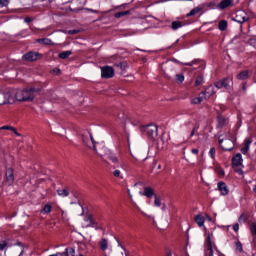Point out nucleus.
Here are the masks:
<instances>
[{
	"instance_id": "48",
	"label": "nucleus",
	"mask_w": 256,
	"mask_h": 256,
	"mask_svg": "<svg viewBox=\"0 0 256 256\" xmlns=\"http://www.w3.org/2000/svg\"><path fill=\"white\" fill-rule=\"evenodd\" d=\"M77 33H79V30H69L68 31L69 35H77Z\"/></svg>"
},
{
	"instance_id": "20",
	"label": "nucleus",
	"mask_w": 256,
	"mask_h": 256,
	"mask_svg": "<svg viewBox=\"0 0 256 256\" xmlns=\"http://www.w3.org/2000/svg\"><path fill=\"white\" fill-rule=\"evenodd\" d=\"M237 79L240 81H245V79H249V70L242 71L237 75Z\"/></svg>"
},
{
	"instance_id": "37",
	"label": "nucleus",
	"mask_w": 256,
	"mask_h": 256,
	"mask_svg": "<svg viewBox=\"0 0 256 256\" xmlns=\"http://www.w3.org/2000/svg\"><path fill=\"white\" fill-rule=\"evenodd\" d=\"M176 79L178 83H183V81H185V76H183V74H178L176 75Z\"/></svg>"
},
{
	"instance_id": "55",
	"label": "nucleus",
	"mask_w": 256,
	"mask_h": 256,
	"mask_svg": "<svg viewBox=\"0 0 256 256\" xmlns=\"http://www.w3.org/2000/svg\"><path fill=\"white\" fill-rule=\"evenodd\" d=\"M24 21H25V23H31V21H33V18L26 17Z\"/></svg>"
},
{
	"instance_id": "28",
	"label": "nucleus",
	"mask_w": 256,
	"mask_h": 256,
	"mask_svg": "<svg viewBox=\"0 0 256 256\" xmlns=\"http://www.w3.org/2000/svg\"><path fill=\"white\" fill-rule=\"evenodd\" d=\"M181 27H183V23L182 22H179V21L172 22V29L174 31H177V29H181Z\"/></svg>"
},
{
	"instance_id": "12",
	"label": "nucleus",
	"mask_w": 256,
	"mask_h": 256,
	"mask_svg": "<svg viewBox=\"0 0 256 256\" xmlns=\"http://www.w3.org/2000/svg\"><path fill=\"white\" fill-rule=\"evenodd\" d=\"M43 181H51V177L45 176V177H39V176H33L30 178V185H39V183H43Z\"/></svg>"
},
{
	"instance_id": "51",
	"label": "nucleus",
	"mask_w": 256,
	"mask_h": 256,
	"mask_svg": "<svg viewBox=\"0 0 256 256\" xmlns=\"http://www.w3.org/2000/svg\"><path fill=\"white\" fill-rule=\"evenodd\" d=\"M113 175H114V177H119V175H121V171L115 170V171L113 172Z\"/></svg>"
},
{
	"instance_id": "17",
	"label": "nucleus",
	"mask_w": 256,
	"mask_h": 256,
	"mask_svg": "<svg viewBox=\"0 0 256 256\" xmlns=\"http://www.w3.org/2000/svg\"><path fill=\"white\" fill-rule=\"evenodd\" d=\"M84 223L83 227H93V225H95V221H93V218L91 217V215H86L84 218Z\"/></svg>"
},
{
	"instance_id": "40",
	"label": "nucleus",
	"mask_w": 256,
	"mask_h": 256,
	"mask_svg": "<svg viewBox=\"0 0 256 256\" xmlns=\"http://www.w3.org/2000/svg\"><path fill=\"white\" fill-rule=\"evenodd\" d=\"M9 5V0H0V8L7 7Z\"/></svg>"
},
{
	"instance_id": "15",
	"label": "nucleus",
	"mask_w": 256,
	"mask_h": 256,
	"mask_svg": "<svg viewBox=\"0 0 256 256\" xmlns=\"http://www.w3.org/2000/svg\"><path fill=\"white\" fill-rule=\"evenodd\" d=\"M85 210L83 209V206L81 204H75L74 208L72 209V215L77 217L78 215H84Z\"/></svg>"
},
{
	"instance_id": "7",
	"label": "nucleus",
	"mask_w": 256,
	"mask_h": 256,
	"mask_svg": "<svg viewBox=\"0 0 256 256\" xmlns=\"http://www.w3.org/2000/svg\"><path fill=\"white\" fill-rule=\"evenodd\" d=\"M216 89H231L233 87V78L226 77L218 82H215Z\"/></svg>"
},
{
	"instance_id": "45",
	"label": "nucleus",
	"mask_w": 256,
	"mask_h": 256,
	"mask_svg": "<svg viewBox=\"0 0 256 256\" xmlns=\"http://www.w3.org/2000/svg\"><path fill=\"white\" fill-rule=\"evenodd\" d=\"M209 153H210L211 158L215 159V148H211Z\"/></svg>"
},
{
	"instance_id": "31",
	"label": "nucleus",
	"mask_w": 256,
	"mask_h": 256,
	"mask_svg": "<svg viewBox=\"0 0 256 256\" xmlns=\"http://www.w3.org/2000/svg\"><path fill=\"white\" fill-rule=\"evenodd\" d=\"M52 209L53 207L51 206V204H46L44 208L41 210V213H49Z\"/></svg>"
},
{
	"instance_id": "14",
	"label": "nucleus",
	"mask_w": 256,
	"mask_h": 256,
	"mask_svg": "<svg viewBox=\"0 0 256 256\" xmlns=\"http://www.w3.org/2000/svg\"><path fill=\"white\" fill-rule=\"evenodd\" d=\"M234 21H237V23H245V21H249V17L245 11H239L237 12Z\"/></svg>"
},
{
	"instance_id": "35",
	"label": "nucleus",
	"mask_w": 256,
	"mask_h": 256,
	"mask_svg": "<svg viewBox=\"0 0 256 256\" xmlns=\"http://www.w3.org/2000/svg\"><path fill=\"white\" fill-rule=\"evenodd\" d=\"M154 205L156 207H161V198L157 197V195H154Z\"/></svg>"
},
{
	"instance_id": "9",
	"label": "nucleus",
	"mask_w": 256,
	"mask_h": 256,
	"mask_svg": "<svg viewBox=\"0 0 256 256\" xmlns=\"http://www.w3.org/2000/svg\"><path fill=\"white\" fill-rule=\"evenodd\" d=\"M15 176L13 174V168H8L5 173L3 187H11V184L14 183Z\"/></svg>"
},
{
	"instance_id": "64",
	"label": "nucleus",
	"mask_w": 256,
	"mask_h": 256,
	"mask_svg": "<svg viewBox=\"0 0 256 256\" xmlns=\"http://www.w3.org/2000/svg\"><path fill=\"white\" fill-rule=\"evenodd\" d=\"M253 191H255V192H256V185H254V186H253Z\"/></svg>"
},
{
	"instance_id": "63",
	"label": "nucleus",
	"mask_w": 256,
	"mask_h": 256,
	"mask_svg": "<svg viewBox=\"0 0 256 256\" xmlns=\"http://www.w3.org/2000/svg\"><path fill=\"white\" fill-rule=\"evenodd\" d=\"M197 129H199V125H197V126H195V127L193 128L194 131H197Z\"/></svg>"
},
{
	"instance_id": "2",
	"label": "nucleus",
	"mask_w": 256,
	"mask_h": 256,
	"mask_svg": "<svg viewBox=\"0 0 256 256\" xmlns=\"http://www.w3.org/2000/svg\"><path fill=\"white\" fill-rule=\"evenodd\" d=\"M232 139L233 136L231 135V133L219 136V145L224 151H232V149L235 147Z\"/></svg>"
},
{
	"instance_id": "56",
	"label": "nucleus",
	"mask_w": 256,
	"mask_h": 256,
	"mask_svg": "<svg viewBox=\"0 0 256 256\" xmlns=\"http://www.w3.org/2000/svg\"><path fill=\"white\" fill-rule=\"evenodd\" d=\"M192 153H193L194 155H197V153H199V149L193 148V149H192Z\"/></svg>"
},
{
	"instance_id": "39",
	"label": "nucleus",
	"mask_w": 256,
	"mask_h": 256,
	"mask_svg": "<svg viewBox=\"0 0 256 256\" xmlns=\"http://www.w3.org/2000/svg\"><path fill=\"white\" fill-rule=\"evenodd\" d=\"M236 251H239L240 253L243 251V245L241 242H236Z\"/></svg>"
},
{
	"instance_id": "24",
	"label": "nucleus",
	"mask_w": 256,
	"mask_h": 256,
	"mask_svg": "<svg viewBox=\"0 0 256 256\" xmlns=\"http://www.w3.org/2000/svg\"><path fill=\"white\" fill-rule=\"evenodd\" d=\"M227 125V119L225 117L219 115L218 116V127H225Z\"/></svg>"
},
{
	"instance_id": "43",
	"label": "nucleus",
	"mask_w": 256,
	"mask_h": 256,
	"mask_svg": "<svg viewBox=\"0 0 256 256\" xmlns=\"http://www.w3.org/2000/svg\"><path fill=\"white\" fill-rule=\"evenodd\" d=\"M72 192H73V190L69 187H66V188L61 190V193H72Z\"/></svg>"
},
{
	"instance_id": "60",
	"label": "nucleus",
	"mask_w": 256,
	"mask_h": 256,
	"mask_svg": "<svg viewBox=\"0 0 256 256\" xmlns=\"http://www.w3.org/2000/svg\"><path fill=\"white\" fill-rule=\"evenodd\" d=\"M63 255H65V254H63V253H56V254H52L50 256H63Z\"/></svg>"
},
{
	"instance_id": "50",
	"label": "nucleus",
	"mask_w": 256,
	"mask_h": 256,
	"mask_svg": "<svg viewBox=\"0 0 256 256\" xmlns=\"http://www.w3.org/2000/svg\"><path fill=\"white\" fill-rule=\"evenodd\" d=\"M52 71L55 75H59L61 73V70L59 68H54Z\"/></svg>"
},
{
	"instance_id": "46",
	"label": "nucleus",
	"mask_w": 256,
	"mask_h": 256,
	"mask_svg": "<svg viewBox=\"0 0 256 256\" xmlns=\"http://www.w3.org/2000/svg\"><path fill=\"white\" fill-rule=\"evenodd\" d=\"M116 67H120V69L124 70L127 67V64L119 63V64H116Z\"/></svg>"
},
{
	"instance_id": "1",
	"label": "nucleus",
	"mask_w": 256,
	"mask_h": 256,
	"mask_svg": "<svg viewBox=\"0 0 256 256\" xmlns=\"http://www.w3.org/2000/svg\"><path fill=\"white\" fill-rule=\"evenodd\" d=\"M39 91H41L39 88L12 91V97H14L15 101H33L35 93H39Z\"/></svg>"
},
{
	"instance_id": "42",
	"label": "nucleus",
	"mask_w": 256,
	"mask_h": 256,
	"mask_svg": "<svg viewBox=\"0 0 256 256\" xmlns=\"http://www.w3.org/2000/svg\"><path fill=\"white\" fill-rule=\"evenodd\" d=\"M216 173H218V175H220L221 177H223V175H225V171L222 168H217Z\"/></svg>"
},
{
	"instance_id": "53",
	"label": "nucleus",
	"mask_w": 256,
	"mask_h": 256,
	"mask_svg": "<svg viewBox=\"0 0 256 256\" xmlns=\"http://www.w3.org/2000/svg\"><path fill=\"white\" fill-rule=\"evenodd\" d=\"M233 229L235 232L239 231V223L234 224Z\"/></svg>"
},
{
	"instance_id": "38",
	"label": "nucleus",
	"mask_w": 256,
	"mask_h": 256,
	"mask_svg": "<svg viewBox=\"0 0 256 256\" xmlns=\"http://www.w3.org/2000/svg\"><path fill=\"white\" fill-rule=\"evenodd\" d=\"M7 245H9V243L7 241L3 240L0 243V251H3L5 249V247H7Z\"/></svg>"
},
{
	"instance_id": "52",
	"label": "nucleus",
	"mask_w": 256,
	"mask_h": 256,
	"mask_svg": "<svg viewBox=\"0 0 256 256\" xmlns=\"http://www.w3.org/2000/svg\"><path fill=\"white\" fill-rule=\"evenodd\" d=\"M1 130L9 131L11 130V126H2L0 127Z\"/></svg>"
},
{
	"instance_id": "8",
	"label": "nucleus",
	"mask_w": 256,
	"mask_h": 256,
	"mask_svg": "<svg viewBox=\"0 0 256 256\" xmlns=\"http://www.w3.org/2000/svg\"><path fill=\"white\" fill-rule=\"evenodd\" d=\"M112 256H127V251L123 246H121V243H119V240L115 239L114 242V248L112 249Z\"/></svg>"
},
{
	"instance_id": "5",
	"label": "nucleus",
	"mask_w": 256,
	"mask_h": 256,
	"mask_svg": "<svg viewBox=\"0 0 256 256\" xmlns=\"http://www.w3.org/2000/svg\"><path fill=\"white\" fill-rule=\"evenodd\" d=\"M23 253H24V248L21 242H17L16 246H12L10 250L5 251V255L7 256H21Z\"/></svg>"
},
{
	"instance_id": "6",
	"label": "nucleus",
	"mask_w": 256,
	"mask_h": 256,
	"mask_svg": "<svg viewBox=\"0 0 256 256\" xmlns=\"http://www.w3.org/2000/svg\"><path fill=\"white\" fill-rule=\"evenodd\" d=\"M15 101V97L12 92H3L0 91V105H7V103H13Z\"/></svg>"
},
{
	"instance_id": "61",
	"label": "nucleus",
	"mask_w": 256,
	"mask_h": 256,
	"mask_svg": "<svg viewBox=\"0 0 256 256\" xmlns=\"http://www.w3.org/2000/svg\"><path fill=\"white\" fill-rule=\"evenodd\" d=\"M242 91H247V86L245 84L242 86Z\"/></svg>"
},
{
	"instance_id": "26",
	"label": "nucleus",
	"mask_w": 256,
	"mask_h": 256,
	"mask_svg": "<svg viewBox=\"0 0 256 256\" xmlns=\"http://www.w3.org/2000/svg\"><path fill=\"white\" fill-rule=\"evenodd\" d=\"M63 256H75V248H66Z\"/></svg>"
},
{
	"instance_id": "3",
	"label": "nucleus",
	"mask_w": 256,
	"mask_h": 256,
	"mask_svg": "<svg viewBox=\"0 0 256 256\" xmlns=\"http://www.w3.org/2000/svg\"><path fill=\"white\" fill-rule=\"evenodd\" d=\"M159 128L155 124H149L141 127V132L146 133L151 139H155L158 135Z\"/></svg>"
},
{
	"instance_id": "10",
	"label": "nucleus",
	"mask_w": 256,
	"mask_h": 256,
	"mask_svg": "<svg viewBox=\"0 0 256 256\" xmlns=\"http://www.w3.org/2000/svg\"><path fill=\"white\" fill-rule=\"evenodd\" d=\"M115 75V70H113V67L111 66H105L101 69V76L103 79H111Z\"/></svg>"
},
{
	"instance_id": "27",
	"label": "nucleus",
	"mask_w": 256,
	"mask_h": 256,
	"mask_svg": "<svg viewBox=\"0 0 256 256\" xmlns=\"http://www.w3.org/2000/svg\"><path fill=\"white\" fill-rule=\"evenodd\" d=\"M204 93H205V97H207V95H208V97H211V95H215V90H214L213 86H209V87L204 91Z\"/></svg>"
},
{
	"instance_id": "32",
	"label": "nucleus",
	"mask_w": 256,
	"mask_h": 256,
	"mask_svg": "<svg viewBox=\"0 0 256 256\" xmlns=\"http://www.w3.org/2000/svg\"><path fill=\"white\" fill-rule=\"evenodd\" d=\"M108 159H110V161H112V163H119L117 156L112 153L108 154Z\"/></svg>"
},
{
	"instance_id": "18",
	"label": "nucleus",
	"mask_w": 256,
	"mask_h": 256,
	"mask_svg": "<svg viewBox=\"0 0 256 256\" xmlns=\"http://www.w3.org/2000/svg\"><path fill=\"white\" fill-rule=\"evenodd\" d=\"M194 221L199 227H203V225H205V217L201 214L196 215Z\"/></svg>"
},
{
	"instance_id": "30",
	"label": "nucleus",
	"mask_w": 256,
	"mask_h": 256,
	"mask_svg": "<svg viewBox=\"0 0 256 256\" xmlns=\"http://www.w3.org/2000/svg\"><path fill=\"white\" fill-rule=\"evenodd\" d=\"M218 27L220 31H225V29H227V21L225 20L220 21Z\"/></svg>"
},
{
	"instance_id": "4",
	"label": "nucleus",
	"mask_w": 256,
	"mask_h": 256,
	"mask_svg": "<svg viewBox=\"0 0 256 256\" xmlns=\"http://www.w3.org/2000/svg\"><path fill=\"white\" fill-rule=\"evenodd\" d=\"M232 167L234 171H236V173H239V175L243 173V170L241 169L243 167V157L241 156V154H236L232 158Z\"/></svg>"
},
{
	"instance_id": "54",
	"label": "nucleus",
	"mask_w": 256,
	"mask_h": 256,
	"mask_svg": "<svg viewBox=\"0 0 256 256\" xmlns=\"http://www.w3.org/2000/svg\"><path fill=\"white\" fill-rule=\"evenodd\" d=\"M239 223H241V221H245V214H242L239 218H238Z\"/></svg>"
},
{
	"instance_id": "19",
	"label": "nucleus",
	"mask_w": 256,
	"mask_h": 256,
	"mask_svg": "<svg viewBox=\"0 0 256 256\" xmlns=\"http://www.w3.org/2000/svg\"><path fill=\"white\" fill-rule=\"evenodd\" d=\"M218 191L221 193H229V188L227 187V184L225 182H219L218 185Z\"/></svg>"
},
{
	"instance_id": "22",
	"label": "nucleus",
	"mask_w": 256,
	"mask_h": 256,
	"mask_svg": "<svg viewBox=\"0 0 256 256\" xmlns=\"http://www.w3.org/2000/svg\"><path fill=\"white\" fill-rule=\"evenodd\" d=\"M233 4V0H223L220 2L219 7L220 9H227V7Z\"/></svg>"
},
{
	"instance_id": "21",
	"label": "nucleus",
	"mask_w": 256,
	"mask_h": 256,
	"mask_svg": "<svg viewBox=\"0 0 256 256\" xmlns=\"http://www.w3.org/2000/svg\"><path fill=\"white\" fill-rule=\"evenodd\" d=\"M201 11H203V7H195L186 15V17H193L198 13H201Z\"/></svg>"
},
{
	"instance_id": "57",
	"label": "nucleus",
	"mask_w": 256,
	"mask_h": 256,
	"mask_svg": "<svg viewBox=\"0 0 256 256\" xmlns=\"http://www.w3.org/2000/svg\"><path fill=\"white\" fill-rule=\"evenodd\" d=\"M249 145H251V140H246L245 147H247L249 149Z\"/></svg>"
},
{
	"instance_id": "11",
	"label": "nucleus",
	"mask_w": 256,
	"mask_h": 256,
	"mask_svg": "<svg viewBox=\"0 0 256 256\" xmlns=\"http://www.w3.org/2000/svg\"><path fill=\"white\" fill-rule=\"evenodd\" d=\"M153 193H144V194H135L134 196L130 194V199L133 201H136V203H141L143 201V197H147L148 199H151L153 197Z\"/></svg>"
},
{
	"instance_id": "13",
	"label": "nucleus",
	"mask_w": 256,
	"mask_h": 256,
	"mask_svg": "<svg viewBox=\"0 0 256 256\" xmlns=\"http://www.w3.org/2000/svg\"><path fill=\"white\" fill-rule=\"evenodd\" d=\"M23 59L26 61H37V59H41V54L38 52H29L23 56Z\"/></svg>"
},
{
	"instance_id": "29",
	"label": "nucleus",
	"mask_w": 256,
	"mask_h": 256,
	"mask_svg": "<svg viewBox=\"0 0 256 256\" xmlns=\"http://www.w3.org/2000/svg\"><path fill=\"white\" fill-rule=\"evenodd\" d=\"M73 52H71V50L68 51H64L62 53L59 54V58L60 59H67V57H69L70 55H72Z\"/></svg>"
},
{
	"instance_id": "47",
	"label": "nucleus",
	"mask_w": 256,
	"mask_h": 256,
	"mask_svg": "<svg viewBox=\"0 0 256 256\" xmlns=\"http://www.w3.org/2000/svg\"><path fill=\"white\" fill-rule=\"evenodd\" d=\"M247 151H249V148L247 146H244L242 149H241V153H243V155H247Z\"/></svg>"
},
{
	"instance_id": "25",
	"label": "nucleus",
	"mask_w": 256,
	"mask_h": 256,
	"mask_svg": "<svg viewBox=\"0 0 256 256\" xmlns=\"http://www.w3.org/2000/svg\"><path fill=\"white\" fill-rule=\"evenodd\" d=\"M37 43H42V45H53V41L49 38L37 39Z\"/></svg>"
},
{
	"instance_id": "59",
	"label": "nucleus",
	"mask_w": 256,
	"mask_h": 256,
	"mask_svg": "<svg viewBox=\"0 0 256 256\" xmlns=\"http://www.w3.org/2000/svg\"><path fill=\"white\" fill-rule=\"evenodd\" d=\"M206 215V219L208 220V221H213V219L211 218V216H209V214H205Z\"/></svg>"
},
{
	"instance_id": "23",
	"label": "nucleus",
	"mask_w": 256,
	"mask_h": 256,
	"mask_svg": "<svg viewBox=\"0 0 256 256\" xmlns=\"http://www.w3.org/2000/svg\"><path fill=\"white\" fill-rule=\"evenodd\" d=\"M108 247H109V242H107V239L102 238L100 241V248L102 249V251H106Z\"/></svg>"
},
{
	"instance_id": "44",
	"label": "nucleus",
	"mask_w": 256,
	"mask_h": 256,
	"mask_svg": "<svg viewBox=\"0 0 256 256\" xmlns=\"http://www.w3.org/2000/svg\"><path fill=\"white\" fill-rule=\"evenodd\" d=\"M155 190H153V188L151 187H146L145 190H144V193H154Z\"/></svg>"
},
{
	"instance_id": "36",
	"label": "nucleus",
	"mask_w": 256,
	"mask_h": 256,
	"mask_svg": "<svg viewBox=\"0 0 256 256\" xmlns=\"http://www.w3.org/2000/svg\"><path fill=\"white\" fill-rule=\"evenodd\" d=\"M204 78L203 76H199L195 81V86L198 87V85H203Z\"/></svg>"
},
{
	"instance_id": "16",
	"label": "nucleus",
	"mask_w": 256,
	"mask_h": 256,
	"mask_svg": "<svg viewBox=\"0 0 256 256\" xmlns=\"http://www.w3.org/2000/svg\"><path fill=\"white\" fill-rule=\"evenodd\" d=\"M205 99H207V96H205V92H202V93L199 94L198 97L193 98L191 103L193 105H199V103H201L202 101H205Z\"/></svg>"
},
{
	"instance_id": "41",
	"label": "nucleus",
	"mask_w": 256,
	"mask_h": 256,
	"mask_svg": "<svg viewBox=\"0 0 256 256\" xmlns=\"http://www.w3.org/2000/svg\"><path fill=\"white\" fill-rule=\"evenodd\" d=\"M249 45H251L252 47H256V39L255 38H251L248 41Z\"/></svg>"
},
{
	"instance_id": "58",
	"label": "nucleus",
	"mask_w": 256,
	"mask_h": 256,
	"mask_svg": "<svg viewBox=\"0 0 256 256\" xmlns=\"http://www.w3.org/2000/svg\"><path fill=\"white\" fill-rule=\"evenodd\" d=\"M10 131H12L13 133H17V129L13 126L10 127Z\"/></svg>"
},
{
	"instance_id": "34",
	"label": "nucleus",
	"mask_w": 256,
	"mask_h": 256,
	"mask_svg": "<svg viewBox=\"0 0 256 256\" xmlns=\"http://www.w3.org/2000/svg\"><path fill=\"white\" fill-rule=\"evenodd\" d=\"M125 15H129V11H124V12H118L115 14V17L117 19L121 18V17H125Z\"/></svg>"
},
{
	"instance_id": "33",
	"label": "nucleus",
	"mask_w": 256,
	"mask_h": 256,
	"mask_svg": "<svg viewBox=\"0 0 256 256\" xmlns=\"http://www.w3.org/2000/svg\"><path fill=\"white\" fill-rule=\"evenodd\" d=\"M208 251H209V256H213V246H211V237L208 236Z\"/></svg>"
},
{
	"instance_id": "62",
	"label": "nucleus",
	"mask_w": 256,
	"mask_h": 256,
	"mask_svg": "<svg viewBox=\"0 0 256 256\" xmlns=\"http://www.w3.org/2000/svg\"><path fill=\"white\" fill-rule=\"evenodd\" d=\"M193 135H195V130H192L190 137H193Z\"/></svg>"
},
{
	"instance_id": "49",
	"label": "nucleus",
	"mask_w": 256,
	"mask_h": 256,
	"mask_svg": "<svg viewBox=\"0 0 256 256\" xmlns=\"http://www.w3.org/2000/svg\"><path fill=\"white\" fill-rule=\"evenodd\" d=\"M90 139H91V141H92V143H93V150H94V151H97V147L95 146V139H93V136H92V135H90Z\"/></svg>"
}]
</instances>
